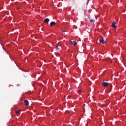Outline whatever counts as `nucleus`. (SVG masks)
<instances>
[{
	"label": "nucleus",
	"mask_w": 126,
	"mask_h": 126,
	"mask_svg": "<svg viewBox=\"0 0 126 126\" xmlns=\"http://www.w3.org/2000/svg\"><path fill=\"white\" fill-rule=\"evenodd\" d=\"M50 21V19L49 18H46L44 20V22H45L46 23H48Z\"/></svg>",
	"instance_id": "nucleus-6"
},
{
	"label": "nucleus",
	"mask_w": 126,
	"mask_h": 126,
	"mask_svg": "<svg viewBox=\"0 0 126 126\" xmlns=\"http://www.w3.org/2000/svg\"><path fill=\"white\" fill-rule=\"evenodd\" d=\"M61 46L59 44H57L56 47H55L56 50H60V49H61Z\"/></svg>",
	"instance_id": "nucleus-1"
},
{
	"label": "nucleus",
	"mask_w": 126,
	"mask_h": 126,
	"mask_svg": "<svg viewBox=\"0 0 126 126\" xmlns=\"http://www.w3.org/2000/svg\"><path fill=\"white\" fill-rule=\"evenodd\" d=\"M16 114H19L20 113V109H19L18 111L15 110Z\"/></svg>",
	"instance_id": "nucleus-8"
},
{
	"label": "nucleus",
	"mask_w": 126,
	"mask_h": 126,
	"mask_svg": "<svg viewBox=\"0 0 126 126\" xmlns=\"http://www.w3.org/2000/svg\"><path fill=\"white\" fill-rule=\"evenodd\" d=\"M103 86H104V87H108V83L106 82H103L102 83Z\"/></svg>",
	"instance_id": "nucleus-2"
},
{
	"label": "nucleus",
	"mask_w": 126,
	"mask_h": 126,
	"mask_svg": "<svg viewBox=\"0 0 126 126\" xmlns=\"http://www.w3.org/2000/svg\"><path fill=\"white\" fill-rule=\"evenodd\" d=\"M111 26L113 28H117V26H116V23L115 22H113L112 23Z\"/></svg>",
	"instance_id": "nucleus-4"
},
{
	"label": "nucleus",
	"mask_w": 126,
	"mask_h": 126,
	"mask_svg": "<svg viewBox=\"0 0 126 126\" xmlns=\"http://www.w3.org/2000/svg\"><path fill=\"white\" fill-rule=\"evenodd\" d=\"M90 22H91V23L95 22V20H94V19H91L90 20Z\"/></svg>",
	"instance_id": "nucleus-9"
},
{
	"label": "nucleus",
	"mask_w": 126,
	"mask_h": 126,
	"mask_svg": "<svg viewBox=\"0 0 126 126\" xmlns=\"http://www.w3.org/2000/svg\"><path fill=\"white\" fill-rule=\"evenodd\" d=\"M24 103L25 106H28L29 105V102H28V101L25 100L24 101Z\"/></svg>",
	"instance_id": "nucleus-3"
},
{
	"label": "nucleus",
	"mask_w": 126,
	"mask_h": 126,
	"mask_svg": "<svg viewBox=\"0 0 126 126\" xmlns=\"http://www.w3.org/2000/svg\"><path fill=\"white\" fill-rule=\"evenodd\" d=\"M111 86H112V84H111Z\"/></svg>",
	"instance_id": "nucleus-15"
},
{
	"label": "nucleus",
	"mask_w": 126,
	"mask_h": 126,
	"mask_svg": "<svg viewBox=\"0 0 126 126\" xmlns=\"http://www.w3.org/2000/svg\"><path fill=\"white\" fill-rule=\"evenodd\" d=\"M78 93H79V94H81V90H79Z\"/></svg>",
	"instance_id": "nucleus-11"
},
{
	"label": "nucleus",
	"mask_w": 126,
	"mask_h": 126,
	"mask_svg": "<svg viewBox=\"0 0 126 126\" xmlns=\"http://www.w3.org/2000/svg\"><path fill=\"white\" fill-rule=\"evenodd\" d=\"M74 43V47H75V46H76V45H77V42H75V41H73Z\"/></svg>",
	"instance_id": "nucleus-10"
},
{
	"label": "nucleus",
	"mask_w": 126,
	"mask_h": 126,
	"mask_svg": "<svg viewBox=\"0 0 126 126\" xmlns=\"http://www.w3.org/2000/svg\"><path fill=\"white\" fill-rule=\"evenodd\" d=\"M108 61H111V62H112V60H111V58H108Z\"/></svg>",
	"instance_id": "nucleus-13"
},
{
	"label": "nucleus",
	"mask_w": 126,
	"mask_h": 126,
	"mask_svg": "<svg viewBox=\"0 0 126 126\" xmlns=\"http://www.w3.org/2000/svg\"><path fill=\"white\" fill-rule=\"evenodd\" d=\"M69 43H70V45H72V44H74L73 41H70Z\"/></svg>",
	"instance_id": "nucleus-12"
},
{
	"label": "nucleus",
	"mask_w": 126,
	"mask_h": 126,
	"mask_svg": "<svg viewBox=\"0 0 126 126\" xmlns=\"http://www.w3.org/2000/svg\"><path fill=\"white\" fill-rule=\"evenodd\" d=\"M99 42H100V43H101V44H105V43H106V42H105V41H104V40H103V39H100V40H99Z\"/></svg>",
	"instance_id": "nucleus-7"
},
{
	"label": "nucleus",
	"mask_w": 126,
	"mask_h": 126,
	"mask_svg": "<svg viewBox=\"0 0 126 126\" xmlns=\"http://www.w3.org/2000/svg\"><path fill=\"white\" fill-rule=\"evenodd\" d=\"M56 25V23L55 22H54V21L51 22L50 24V26H53V25Z\"/></svg>",
	"instance_id": "nucleus-5"
},
{
	"label": "nucleus",
	"mask_w": 126,
	"mask_h": 126,
	"mask_svg": "<svg viewBox=\"0 0 126 126\" xmlns=\"http://www.w3.org/2000/svg\"><path fill=\"white\" fill-rule=\"evenodd\" d=\"M63 32H66V31L65 30L63 31Z\"/></svg>",
	"instance_id": "nucleus-14"
}]
</instances>
